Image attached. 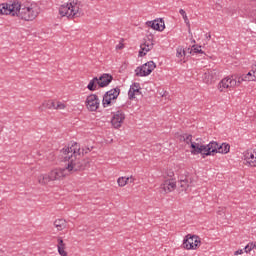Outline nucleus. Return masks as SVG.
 I'll list each match as a JSON object with an SVG mask.
<instances>
[{"mask_svg":"<svg viewBox=\"0 0 256 256\" xmlns=\"http://www.w3.org/2000/svg\"><path fill=\"white\" fill-rule=\"evenodd\" d=\"M91 148L82 149L81 146L77 142L71 144L67 148H63L61 153L65 161H67V165L62 169H54L50 171V178L52 181H61V179H65L69 173H75L77 171H82L85 169V162H83V155L91 152Z\"/></svg>","mask_w":256,"mask_h":256,"instance_id":"obj_1","label":"nucleus"},{"mask_svg":"<svg viewBox=\"0 0 256 256\" xmlns=\"http://www.w3.org/2000/svg\"><path fill=\"white\" fill-rule=\"evenodd\" d=\"M41 7L38 3L26 1L23 4L19 2H8L0 4V15H17L24 21H34L39 17Z\"/></svg>","mask_w":256,"mask_h":256,"instance_id":"obj_2","label":"nucleus"},{"mask_svg":"<svg viewBox=\"0 0 256 256\" xmlns=\"http://www.w3.org/2000/svg\"><path fill=\"white\" fill-rule=\"evenodd\" d=\"M231 149V146L227 143L219 145V143L212 141L207 145H200L199 143H192V155H202L203 157H209V155H215V153H222L227 155Z\"/></svg>","mask_w":256,"mask_h":256,"instance_id":"obj_3","label":"nucleus"},{"mask_svg":"<svg viewBox=\"0 0 256 256\" xmlns=\"http://www.w3.org/2000/svg\"><path fill=\"white\" fill-rule=\"evenodd\" d=\"M59 15H61V17H67L68 19L81 17V4L77 0L62 4L59 7Z\"/></svg>","mask_w":256,"mask_h":256,"instance_id":"obj_4","label":"nucleus"},{"mask_svg":"<svg viewBox=\"0 0 256 256\" xmlns=\"http://www.w3.org/2000/svg\"><path fill=\"white\" fill-rule=\"evenodd\" d=\"M238 85H241V79L235 76H228L226 78H223L219 84H218V91L220 93L225 92V89H233L234 87H238Z\"/></svg>","mask_w":256,"mask_h":256,"instance_id":"obj_5","label":"nucleus"},{"mask_svg":"<svg viewBox=\"0 0 256 256\" xmlns=\"http://www.w3.org/2000/svg\"><path fill=\"white\" fill-rule=\"evenodd\" d=\"M120 93H121V89H119V87H116L107 91L103 96V100H102L103 107H110L113 101H115L117 97H119Z\"/></svg>","mask_w":256,"mask_h":256,"instance_id":"obj_6","label":"nucleus"},{"mask_svg":"<svg viewBox=\"0 0 256 256\" xmlns=\"http://www.w3.org/2000/svg\"><path fill=\"white\" fill-rule=\"evenodd\" d=\"M155 67L157 65L153 61H149L142 65L141 67L136 68L135 73L137 77H147L148 75H151L153 71L155 70Z\"/></svg>","mask_w":256,"mask_h":256,"instance_id":"obj_7","label":"nucleus"},{"mask_svg":"<svg viewBox=\"0 0 256 256\" xmlns=\"http://www.w3.org/2000/svg\"><path fill=\"white\" fill-rule=\"evenodd\" d=\"M99 105H101L99 96H97L96 94H91L87 97L86 107L88 111H97V109H99Z\"/></svg>","mask_w":256,"mask_h":256,"instance_id":"obj_8","label":"nucleus"},{"mask_svg":"<svg viewBox=\"0 0 256 256\" xmlns=\"http://www.w3.org/2000/svg\"><path fill=\"white\" fill-rule=\"evenodd\" d=\"M153 36H150L143 44L140 45L139 57H145L153 49Z\"/></svg>","mask_w":256,"mask_h":256,"instance_id":"obj_9","label":"nucleus"},{"mask_svg":"<svg viewBox=\"0 0 256 256\" xmlns=\"http://www.w3.org/2000/svg\"><path fill=\"white\" fill-rule=\"evenodd\" d=\"M123 121H125V114L123 111H117L113 114L111 123L114 129H119L123 125Z\"/></svg>","mask_w":256,"mask_h":256,"instance_id":"obj_10","label":"nucleus"},{"mask_svg":"<svg viewBox=\"0 0 256 256\" xmlns=\"http://www.w3.org/2000/svg\"><path fill=\"white\" fill-rule=\"evenodd\" d=\"M244 161L246 162V165H249V167H256V151L247 150L244 152Z\"/></svg>","mask_w":256,"mask_h":256,"instance_id":"obj_11","label":"nucleus"},{"mask_svg":"<svg viewBox=\"0 0 256 256\" xmlns=\"http://www.w3.org/2000/svg\"><path fill=\"white\" fill-rule=\"evenodd\" d=\"M217 75H218L217 70H213V69L207 70L203 74L204 83H206V85H211V83H213V81L217 79Z\"/></svg>","mask_w":256,"mask_h":256,"instance_id":"obj_12","label":"nucleus"},{"mask_svg":"<svg viewBox=\"0 0 256 256\" xmlns=\"http://www.w3.org/2000/svg\"><path fill=\"white\" fill-rule=\"evenodd\" d=\"M176 187L177 183L175 182V180L167 179L161 184L160 189H162L164 193H171V191H175Z\"/></svg>","mask_w":256,"mask_h":256,"instance_id":"obj_13","label":"nucleus"},{"mask_svg":"<svg viewBox=\"0 0 256 256\" xmlns=\"http://www.w3.org/2000/svg\"><path fill=\"white\" fill-rule=\"evenodd\" d=\"M146 25H148V27H151V29H154V31L165 30V22L163 20L148 21L146 22Z\"/></svg>","mask_w":256,"mask_h":256,"instance_id":"obj_14","label":"nucleus"},{"mask_svg":"<svg viewBox=\"0 0 256 256\" xmlns=\"http://www.w3.org/2000/svg\"><path fill=\"white\" fill-rule=\"evenodd\" d=\"M135 95H141V85L139 83H133L128 91L129 99H135Z\"/></svg>","mask_w":256,"mask_h":256,"instance_id":"obj_15","label":"nucleus"},{"mask_svg":"<svg viewBox=\"0 0 256 256\" xmlns=\"http://www.w3.org/2000/svg\"><path fill=\"white\" fill-rule=\"evenodd\" d=\"M111 81H113L111 74H103L98 78V87H107Z\"/></svg>","mask_w":256,"mask_h":256,"instance_id":"obj_16","label":"nucleus"},{"mask_svg":"<svg viewBox=\"0 0 256 256\" xmlns=\"http://www.w3.org/2000/svg\"><path fill=\"white\" fill-rule=\"evenodd\" d=\"M181 139H183L184 143H187V145L191 144V149H193V143H198L199 145L201 144V138H197L196 142H193V135L191 134H184Z\"/></svg>","mask_w":256,"mask_h":256,"instance_id":"obj_17","label":"nucleus"},{"mask_svg":"<svg viewBox=\"0 0 256 256\" xmlns=\"http://www.w3.org/2000/svg\"><path fill=\"white\" fill-rule=\"evenodd\" d=\"M37 181L39 185H49V183H51V181L53 180L51 179V174L48 173V174H40L37 177Z\"/></svg>","mask_w":256,"mask_h":256,"instance_id":"obj_18","label":"nucleus"},{"mask_svg":"<svg viewBox=\"0 0 256 256\" xmlns=\"http://www.w3.org/2000/svg\"><path fill=\"white\" fill-rule=\"evenodd\" d=\"M194 241H195V235H191V234H188L187 236H186V239H184V242H183V247H184V249H194V245H193V243H194Z\"/></svg>","mask_w":256,"mask_h":256,"instance_id":"obj_19","label":"nucleus"},{"mask_svg":"<svg viewBox=\"0 0 256 256\" xmlns=\"http://www.w3.org/2000/svg\"><path fill=\"white\" fill-rule=\"evenodd\" d=\"M238 79H240V83H243V81H256V72L251 70L246 75L240 76Z\"/></svg>","mask_w":256,"mask_h":256,"instance_id":"obj_20","label":"nucleus"},{"mask_svg":"<svg viewBox=\"0 0 256 256\" xmlns=\"http://www.w3.org/2000/svg\"><path fill=\"white\" fill-rule=\"evenodd\" d=\"M54 226L57 231H63V229L67 228V221L65 219H57L54 221Z\"/></svg>","mask_w":256,"mask_h":256,"instance_id":"obj_21","label":"nucleus"},{"mask_svg":"<svg viewBox=\"0 0 256 256\" xmlns=\"http://www.w3.org/2000/svg\"><path fill=\"white\" fill-rule=\"evenodd\" d=\"M133 181H135V179H133V177H119L117 180V183L119 185V187H125V185H127V183H133Z\"/></svg>","mask_w":256,"mask_h":256,"instance_id":"obj_22","label":"nucleus"},{"mask_svg":"<svg viewBox=\"0 0 256 256\" xmlns=\"http://www.w3.org/2000/svg\"><path fill=\"white\" fill-rule=\"evenodd\" d=\"M99 87V78L94 77L92 80H90L87 89L89 91H97V88Z\"/></svg>","mask_w":256,"mask_h":256,"instance_id":"obj_23","label":"nucleus"},{"mask_svg":"<svg viewBox=\"0 0 256 256\" xmlns=\"http://www.w3.org/2000/svg\"><path fill=\"white\" fill-rule=\"evenodd\" d=\"M55 107V101H44L42 105L38 108V111L43 112L44 109H53Z\"/></svg>","mask_w":256,"mask_h":256,"instance_id":"obj_24","label":"nucleus"},{"mask_svg":"<svg viewBox=\"0 0 256 256\" xmlns=\"http://www.w3.org/2000/svg\"><path fill=\"white\" fill-rule=\"evenodd\" d=\"M191 183L192 182L189 181L187 178L184 180H180L179 185H180L181 191H189V187H193Z\"/></svg>","mask_w":256,"mask_h":256,"instance_id":"obj_25","label":"nucleus"},{"mask_svg":"<svg viewBox=\"0 0 256 256\" xmlns=\"http://www.w3.org/2000/svg\"><path fill=\"white\" fill-rule=\"evenodd\" d=\"M58 253L61 256H67V252L65 251V242H63V239L58 238Z\"/></svg>","mask_w":256,"mask_h":256,"instance_id":"obj_26","label":"nucleus"},{"mask_svg":"<svg viewBox=\"0 0 256 256\" xmlns=\"http://www.w3.org/2000/svg\"><path fill=\"white\" fill-rule=\"evenodd\" d=\"M180 15L183 17L184 22L188 27H191V23L189 22V18L187 17V12H185L183 9L179 10Z\"/></svg>","mask_w":256,"mask_h":256,"instance_id":"obj_27","label":"nucleus"},{"mask_svg":"<svg viewBox=\"0 0 256 256\" xmlns=\"http://www.w3.org/2000/svg\"><path fill=\"white\" fill-rule=\"evenodd\" d=\"M176 57H178V59L185 57V49H183V47L180 46L176 49Z\"/></svg>","mask_w":256,"mask_h":256,"instance_id":"obj_28","label":"nucleus"},{"mask_svg":"<svg viewBox=\"0 0 256 256\" xmlns=\"http://www.w3.org/2000/svg\"><path fill=\"white\" fill-rule=\"evenodd\" d=\"M65 104H63L62 102L60 101H54V106H53V109H56V110H63L65 109Z\"/></svg>","mask_w":256,"mask_h":256,"instance_id":"obj_29","label":"nucleus"},{"mask_svg":"<svg viewBox=\"0 0 256 256\" xmlns=\"http://www.w3.org/2000/svg\"><path fill=\"white\" fill-rule=\"evenodd\" d=\"M256 247L255 244L249 243L248 245L245 246L244 251L245 253H251L253 251V248Z\"/></svg>","mask_w":256,"mask_h":256,"instance_id":"obj_30","label":"nucleus"},{"mask_svg":"<svg viewBox=\"0 0 256 256\" xmlns=\"http://www.w3.org/2000/svg\"><path fill=\"white\" fill-rule=\"evenodd\" d=\"M194 249H197V247H199L201 245V240L199 239V236L194 235Z\"/></svg>","mask_w":256,"mask_h":256,"instance_id":"obj_31","label":"nucleus"},{"mask_svg":"<svg viewBox=\"0 0 256 256\" xmlns=\"http://www.w3.org/2000/svg\"><path fill=\"white\" fill-rule=\"evenodd\" d=\"M194 53H203V50H201V46H199L198 48L193 49Z\"/></svg>","mask_w":256,"mask_h":256,"instance_id":"obj_32","label":"nucleus"},{"mask_svg":"<svg viewBox=\"0 0 256 256\" xmlns=\"http://www.w3.org/2000/svg\"><path fill=\"white\" fill-rule=\"evenodd\" d=\"M234 255H243V249L235 251Z\"/></svg>","mask_w":256,"mask_h":256,"instance_id":"obj_33","label":"nucleus"},{"mask_svg":"<svg viewBox=\"0 0 256 256\" xmlns=\"http://www.w3.org/2000/svg\"><path fill=\"white\" fill-rule=\"evenodd\" d=\"M251 71L254 72V73H256V62L252 65Z\"/></svg>","mask_w":256,"mask_h":256,"instance_id":"obj_34","label":"nucleus"},{"mask_svg":"<svg viewBox=\"0 0 256 256\" xmlns=\"http://www.w3.org/2000/svg\"><path fill=\"white\" fill-rule=\"evenodd\" d=\"M116 49H123V44L120 43L119 45L116 46Z\"/></svg>","mask_w":256,"mask_h":256,"instance_id":"obj_35","label":"nucleus"},{"mask_svg":"<svg viewBox=\"0 0 256 256\" xmlns=\"http://www.w3.org/2000/svg\"><path fill=\"white\" fill-rule=\"evenodd\" d=\"M206 39L210 40L211 39V33L206 34Z\"/></svg>","mask_w":256,"mask_h":256,"instance_id":"obj_36","label":"nucleus"},{"mask_svg":"<svg viewBox=\"0 0 256 256\" xmlns=\"http://www.w3.org/2000/svg\"><path fill=\"white\" fill-rule=\"evenodd\" d=\"M219 215H221V211H218Z\"/></svg>","mask_w":256,"mask_h":256,"instance_id":"obj_37","label":"nucleus"}]
</instances>
